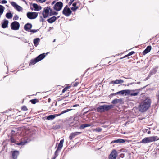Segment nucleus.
<instances>
[{"mask_svg": "<svg viewBox=\"0 0 159 159\" xmlns=\"http://www.w3.org/2000/svg\"><path fill=\"white\" fill-rule=\"evenodd\" d=\"M68 96V95H66L65 96V97H67Z\"/></svg>", "mask_w": 159, "mask_h": 159, "instance_id": "obj_53", "label": "nucleus"}, {"mask_svg": "<svg viewBox=\"0 0 159 159\" xmlns=\"http://www.w3.org/2000/svg\"><path fill=\"white\" fill-rule=\"evenodd\" d=\"M38 61L36 60V58H35L34 59H32L30 60L29 64V66L33 65L35 64L36 63L38 62Z\"/></svg>", "mask_w": 159, "mask_h": 159, "instance_id": "obj_27", "label": "nucleus"}, {"mask_svg": "<svg viewBox=\"0 0 159 159\" xmlns=\"http://www.w3.org/2000/svg\"><path fill=\"white\" fill-rule=\"evenodd\" d=\"M39 101L37 99H34L30 100V102L33 104H34L38 102Z\"/></svg>", "mask_w": 159, "mask_h": 159, "instance_id": "obj_34", "label": "nucleus"}, {"mask_svg": "<svg viewBox=\"0 0 159 159\" xmlns=\"http://www.w3.org/2000/svg\"><path fill=\"white\" fill-rule=\"evenodd\" d=\"M125 142V140L124 139H118L112 141L111 143H123Z\"/></svg>", "mask_w": 159, "mask_h": 159, "instance_id": "obj_24", "label": "nucleus"}, {"mask_svg": "<svg viewBox=\"0 0 159 159\" xmlns=\"http://www.w3.org/2000/svg\"><path fill=\"white\" fill-rule=\"evenodd\" d=\"M39 38H37L34 39L33 41V43L34 45L35 46H37L38 44L39 41Z\"/></svg>", "mask_w": 159, "mask_h": 159, "instance_id": "obj_30", "label": "nucleus"}, {"mask_svg": "<svg viewBox=\"0 0 159 159\" xmlns=\"http://www.w3.org/2000/svg\"><path fill=\"white\" fill-rule=\"evenodd\" d=\"M20 26L19 23L17 21H14L12 22L11 25V29L15 30H18Z\"/></svg>", "mask_w": 159, "mask_h": 159, "instance_id": "obj_9", "label": "nucleus"}, {"mask_svg": "<svg viewBox=\"0 0 159 159\" xmlns=\"http://www.w3.org/2000/svg\"><path fill=\"white\" fill-rule=\"evenodd\" d=\"M10 139L11 142V143H13L19 145H24L27 143V142L26 141H24V142H21L19 143H16L17 141L14 138V137L12 136H11Z\"/></svg>", "mask_w": 159, "mask_h": 159, "instance_id": "obj_10", "label": "nucleus"}, {"mask_svg": "<svg viewBox=\"0 0 159 159\" xmlns=\"http://www.w3.org/2000/svg\"><path fill=\"white\" fill-rule=\"evenodd\" d=\"M6 16L8 19H11L13 15L11 12H7L6 15Z\"/></svg>", "mask_w": 159, "mask_h": 159, "instance_id": "obj_31", "label": "nucleus"}, {"mask_svg": "<svg viewBox=\"0 0 159 159\" xmlns=\"http://www.w3.org/2000/svg\"><path fill=\"white\" fill-rule=\"evenodd\" d=\"M46 0H36V1L38 2H39L41 3H43L46 1Z\"/></svg>", "mask_w": 159, "mask_h": 159, "instance_id": "obj_42", "label": "nucleus"}, {"mask_svg": "<svg viewBox=\"0 0 159 159\" xmlns=\"http://www.w3.org/2000/svg\"><path fill=\"white\" fill-rule=\"evenodd\" d=\"M7 3V1L5 0H3L1 1V2H0V3L2 4H6Z\"/></svg>", "mask_w": 159, "mask_h": 159, "instance_id": "obj_44", "label": "nucleus"}, {"mask_svg": "<svg viewBox=\"0 0 159 159\" xmlns=\"http://www.w3.org/2000/svg\"><path fill=\"white\" fill-rule=\"evenodd\" d=\"M149 133H150V132H149V131H148V134H149Z\"/></svg>", "mask_w": 159, "mask_h": 159, "instance_id": "obj_52", "label": "nucleus"}, {"mask_svg": "<svg viewBox=\"0 0 159 159\" xmlns=\"http://www.w3.org/2000/svg\"><path fill=\"white\" fill-rule=\"evenodd\" d=\"M117 154L116 150L114 149L111 151V154L109 156V159H116Z\"/></svg>", "mask_w": 159, "mask_h": 159, "instance_id": "obj_11", "label": "nucleus"}, {"mask_svg": "<svg viewBox=\"0 0 159 159\" xmlns=\"http://www.w3.org/2000/svg\"><path fill=\"white\" fill-rule=\"evenodd\" d=\"M64 142V139H62L60 141V143L59 144L58 146L57 147V149L56 151H55V153H56V152L60 150L63 146V143Z\"/></svg>", "mask_w": 159, "mask_h": 159, "instance_id": "obj_19", "label": "nucleus"}, {"mask_svg": "<svg viewBox=\"0 0 159 159\" xmlns=\"http://www.w3.org/2000/svg\"><path fill=\"white\" fill-rule=\"evenodd\" d=\"M75 0H70V2L68 3V5L69 6H70L71 4H72L73 2Z\"/></svg>", "mask_w": 159, "mask_h": 159, "instance_id": "obj_43", "label": "nucleus"}, {"mask_svg": "<svg viewBox=\"0 0 159 159\" xmlns=\"http://www.w3.org/2000/svg\"><path fill=\"white\" fill-rule=\"evenodd\" d=\"M49 11H50V14H51V11H52V10L50 7H47L44 8L42 13L43 16L44 18H46L48 16Z\"/></svg>", "mask_w": 159, "mask_h": 159, "instance_id": "obj_6", "label": "nucleus"}, {"mask_svg": "<svg viewBox=\"0 0 159 159\" xmlns=\"http://www.w3.org/2000/svg\"><path fill=\"white\" fill-rule=\"evenodd\" d=\"M117 61V60L115 59L114 58H112L111 59L110 61L108 63L109 64V65H111L112 64L114 63L115 62H116Z\"/></svg>", "mask_w": 159, "mask_h": 159, "instance_id": "obj_35", "label": "nucleus"}, {"mask_svg": "<svg viewBox=\"0 0 159 159\" xmlns=\"http://www.w3.org/2000/svg\"><path fill=\"white\" fill-rule=\"evenodd\" d=\"M12 159H17L19 154V152L17 150H14L11 152Z\"/></svg>", "mask_w": 159, "mask_h": 159, "instance_id": "obj_12", "label": "nucleus"}, {"mask_svg": "<svg viewBox=\"0 0 159 159\" xmlns=\"http://www.w3.org/2000/svg\"><path fill=\"white\" fill-rule=\"evenodd\" d=\"M72 13V11L68 5H66L63 9L62 13L66 16H70Z\"/></svg>", "mask_w": 159, "mask_h": 159, "instance_id": "obj_5", "label": "nucleus"}, {"mask_svg": "<svg viewBox=\"0 0 159 159\" xmlns=\"http://www.w3.org/2000/svg\"><path fill=\"white\" fill-rule=\"evenodd\" d=\"M15 131H14V130H12V131H11V133H12V134H14V133H15Z\"/></svg>", "mask_w": 159, "mask_h": 159, "instance_id": "obj_49", "label": "nucleus"}, {"mask_svg": "<svg viewBox=\"0 0 159 159\" xmlns=\"http://www.w3.org/2000/svg\"><path fill=\"white\" fill-rule=\"evenodd\" d=\"M135 53V52L133 51H131L129 52L128 54L125 55L123 57H121L120 58V59H122L124 58H125L126 57H128V56H131V55Z\"/></svg>", "mask_w": 159, "mask_h": 159, "instance_id": "obj_29", "label": "nucleus"}, {"mask_svg": "<svg viewBox=\"0 0 159 159\" xmlns=\"http://www.w3.org/2000/svg\"><path fill=\"white\" fill-rule=\"evenodd\" d=\"M125 156V154L124 153H121L120 155V157L121 158H123Z\"/></svg>", "mask_w": 159, "mask_h": 159, "instance_id": "obj_46", "label": "nucleus"}, {"mask_svg": "<svg viewBox=\"0 0 159 159\" xmlns=\"http://www.w3.org/2000/svg\"><path fill=\"white\" fill-rule=\"evenodd\" d=\"M124 82V81L122 80H116L114 81H111V83L114 84H119L122 83Z\"/></svg>", "mask_w": 159, "mask_h": 159, "instance_id": "obj_25", "label": "nucleus"}, {"mask_svg": "<svg viewBox=\"0 0 159 159\" xmlns=\"http://www.w3.org/2000/svg\"><path fill=\"white\" fill-rule=\"evenodd\" d=\"M81 132H75L71 133L69 137V139L70 140H72L73 138H74L76 136L81 134Z\"/></svg>", "mask_w": 159, "mask_h": 159, "instance_id": "obj_14", "label": "nucleus"}, {"mask_svg": "<svg viewBox=\"0 0 159 159\" xmlns=\"http://www.w3.org/2000/svg\"><path fill=\"white\" fill-rule=\"evenodd\" d=\"M66 1H68V0H66Z\"/></svg>", "mask_w": 159, "mask_h": 159, "instance_id": "obj_55", "label": "nucleus"}, {"mask_svg": "<svg viewBox=\"0 0 159 159\" xmlns=\"http://www.w3.org/2000/svg\"><path fill=\"white\" fill-rule=\"evenodd\" d=\"M151 100L149 98H146L142 102L139 107V110L141 112L146 111L150 107Z\"/></svg>", "mask_w": 159, "mask_h": 159, "instance_id": "obj_1", "label": "nucleus"}, {"mask_svg": "<svg viewBox=\"0 0 159 159\" xmlns=\"http://www.w3.org/2000/svg\"><path fill=\"white\" fill-rule=\"evenodd\" d=\"M32 6L34 10L35 11H39L42 9V7L40 6H39L37 4L33 3L32 4Z\"/></svg>", "mask_w": 159, "mask_h": 159, "instance_id": "obj_20", "label": "nucleus"}, {"mask_svg": "<svg viewBox=\"0 0 159 159\" xmlns=\"http://www.w3.org/2000/svg\"><path fill=\"white\" fill-rule=\"evenodd\" d=\"M38 31V30H36V29H32L30 30V31L31 32L33 33H35V32H36Z\"/></svg>", "mask_w": 159, "mask_h": 159, "instance_id": "obj_38", "label": "nucleus"}, {"mask_svg": "<svg viewBox=\"0 0 159 159\" xmlns=\"http://www.w3.org/2000/svg\"><path fill=\"white\" fill-rule=\"evenodd\" d=\"M45 56L46 55H45V53L40 54L36 58V60H37L39 62L43 59L45 57Z\"/></svg>", "mask_w": 159, "mask_h": 159, "instance_id": "obj_23", "label": "nucleus"}, {"mask_svg": "<svg viewBox=\"0 0 159 159\" xmlns=\"http://www.w3.org/2000/svg\"><path fill=\"white\" fill-rule=\"evenodd\" d=\"M21 110L23 111H26L28 109L25 106H23L21 107Z\"/></svg>", "mask_w": 159, "mask_h": 159, "instance_id": "obj_36", "label": "nucleus"}, {"mask_svg": "<svg viewBox=\"0 0 159 159\" xmlns=\"http://www.w3.org/2000/svg\"><path fill=\"white\" fill-rule=\"evenodd\" d=\"M91 126V125L90 124H83L81 125L80 127V129H83L85 127Z\"/></svg>", "mask_w": 159, "mask_h": 159, "instance_id": "obj_28", "label": "nucleus"}, {"mask_svg": "<svg viewBox=\"0 0 159 159\" xmlns=\"http://www.w3.org/2000/svg\"><path fill=\"white\" fill-rule=\"evenodd\" d=\"M151 49V46L150 45L148 46L146 49L143 52V54L145 55L149 52Z\"/></svg>", "mask_w": 159, "mask_h": 159, "instance_id": "obj_21", "label": "nucleus"}, {"mask_svg": "<svg viewBox=\"0 0 159 159\" xmlns=\"http://www.w3.org/2000/svg\"><path fill=\"white\" fill-rule=\"evenodd\" d=\"M50 101H51L50 98H48V102H50Z\"/></svg>", "mask_w": 159, "mask_h": 159, "instance_id": "obj_48", "label": "nucleus"}, {"mask_svg": "<svg viewBox=\"0 0 159 159\" xmlns=\"http://www.w3.org/2000/svg\"><path fill=\"white\" fill-rule=\"evenodd\" d=\"M159 140V138L157 136H151L145 137L140 142V143H147Z\"/></svg>", "mask_w": 159, "mask_h": 159, "instance_id": "obj_3", "label": "nucleus"}, {"mask_svg": "<svg viewBox=\"0 0 159 159\" xmlns=\"http://www.w3.org/2000/svg\"><path fill=\"white\" fill-rule=\"evenodd\" d=\"M56 158V156H54L52 159H55Z\"/></svg>", "mask_w": 159, "mask_h": 159, "instance_id": "obj_50", "label": "nucleus"}, {"mask_svg": "<svg viewBox=\"0 0 159 159\" xmlns=\"http://www.w3.org/2000/svg\"><path fill=\"white\" fill-rule=\"evenodd\" d=\"M79 106V105H78V104H75V105H74L73 106V107H76V106Z\"/></svg>", "mask_w": 159, "mask_h": 159, "instance_id": "obj_47", "label": "nucleus"}, {"mask_svg": "<svg viewBox=\"0 0 159 159\" xmlns=\"http://www.w3.org/2000/svg\"><path fill=\"white\" fill-rule=\"evenodd\" d=\"M59 17V16L56 17L55 16H53L47 19V20L49 23H52L55 22L57 20V19Z\"/></svg>", "mask_w": 159, "mask_h": 159, "instance_id": "obj_18", "label": "nucleus"}, {"mask_svg": "<svg viewBox=\"0 0 159 159\" xmlns=\"http://www.w3.org/2000/svg\"><path fill=\"white\" fill-rule=\"evenodd\" d=\"M79 84V82H75V83L73 84V86L74 87H76V86H77Z\"/></svg>", "mask_w": 159, "mask_h": 159, "instance_id": "obj_45", "label": "nucleus"}, {"mask_svg": "<svg viewBox=\"0 0 159 159\" xmlns=\"http://www.w3.org/2000/svg\"><path fill=\"white\" fill-rule=\"evenodd\" d=\"M4 9V7L2 5H0V15L1 16L2 14Z\"/></svg>", "mask_w": 159, "mask_h": 159, "instance_id": "obj_32", "label": "nucleus"}, {"mask_svg": "<svg viewBox=\"0 0 159 159\" xmlns=\"http://www.w3.org/2000/svg\"><path fill=\"white\" fill-rule=\"evenodd\" d=\"M102 130V128H98L95 129V131L97 132H100Z\"/></svg>", "mask_w": 159, "mask_h": 159, "instance_id": "obj_37", "label": "nucleus"}, {"mask_svg": "<svg viewBox=\"0 0 159 159\" xmlns=\"http://www.w3.org/2000/svg\"><path fill=\"white\" fill-rule=\"evenodd\" d=\"M55 1H54L52 2V5L54 4L55 3Z\"/></svg>", "mask_w": 159, "mask_h": 159, "instance_id": "obj_51", "label": "nucleus"}, {"mask_svg": "<svg viewBox=\"0 0 159 159\" xmlns=\"http://www.w3.org/2000/svg\"><path fill=\"white\" fill-rule=\"evenodd\" d=\"M139 92L132 93L130 94L131 96H136L138 94Z\"/></svg>", "mask_w": 159, "mask_h": 159, "instance_id": "obj_41", "label": "nucleus"}, {"mask_svg": "<svg viewBox=\"0 0 159 159\" xmlns=\"http://www.w3.org/2000/svg\"><path fill=\"white\" fill-rule=\"evenodd\" d=\"M72 110V109H67L66 110H64L63 111H62L60 114H54V115H50L48 116L47 117V119L48 120H53L56 117L59 116L65 113L66 112H68V111H70Z\"/></svg>", "mask_w": 159, "mask_h": 159, "instance_id": "obj_4", "label": "nucleus"}, {"mask_svg": "<svg viewBox=\"0 0 159 159\" xmlns=\"http://www.w3.org/2000/svg\"><path fill=\"white\" fill-rule=\"evenodd\" d=\"M57 13L55 11H51V14H50V16L52 15H57Z\"/></svg>", "mask_w": 159, "mask_h": 159, "instance_id": "obj_39", "label": "nucleus"}, {"mask_svg": "<svg viewBox=\"0 0 159 159\" xmlns=\"http://www.w3.org/2000/svg\"><path fill=\"white\" fill-rule=\"evenodd\" d=\"M122 100L121 99H115L112 101L111 103L114 104H116L117 103L121 102Z\"/></svg>", "mask_w": 159, "mask_h": 159, "instance_id": "obj_26", "label": "nucleus"}, {"mask_svg": "<svg viewBox=\"0 0 159 159\" xmlns=\"http://www.w3.org/2000/svg\"><path fill=\"white\" fill-rule=\"evenodd\" d=\"M80 2L79 1H77V2H74L72 4L73 7L71 8V10L73 11H75L77 9L79 8V7L77 6V3H80Z\"/></svg>", "mask_w": 159, "mask_h": 159, "instance_id": "obj_15", "label": "nucleus"}, {"mask_svg": "<svg viewBox=\"0 0 159 159\" xmlns=\"http://www.w3.org/2000/svg\"><path fill=\"white\" fill-rule=\"evenodd\" d=\"M38 13L36 12H29L27 14V17L30 19L36 18L38 16Z\"/></svg>", "mask_w": 159, "mask_h": 159, "instance_id": "obj_8", "label": "nucleus"}, {"mask_svg": "<svg viewBox=\"0 0 159 159\" xmlns=\"http://www.w3.org/2000/svg\"><path fill=\"white\" fill-rule=\"evenodd\" d=\"M8 21L6 19L4 20V22L2 23V27L3 28H5L8 27Z\"/></svg>", "mask_w": 159, "mask_h": 159, "instance_id": "obj_22", "label": "nucleus"}, {"mask_svg": "<svg viewBox=\"0 0 159 159\" xmlns=\"http://www.w3.org/2000/svg\"><path fill=\"white\" fill-rule=\"evenodd\" d=\"M32 25L30 23H27L24 26V29L26 31H29L32 27Z\"/></svg>", "mask_w": 159, "mask_h": 159, "instance_id": "obj_17", "label": "nucleus"}, {"mask_svg": "<svg viewBox=\"0 0 159 159\" xmlns=\"http://www.w3.org/2000/svg\"><path fill=\"white\" fill-rule=\"evenodd\" d=\"M19 17L17 15H15L13 18V20H16L18 19Z\"/></svg>", "mask_w": 159, "mask_h": 159, "instance_id": "obj_40", "label": "nucleus"}, {"mask_svg": "<svg viewBox=\"0 0 159 159\" xmlns=\"http://www.w3.org/2000/svg\"><path fill=\"white\" fill-rule=\"evenodd\" d=\"M31 10H33V9H32V8H31Z\"/></svg>", "mask_w": 159, "mask_h": 159, "instance_id": "obj_54", "label": "nucleus"}, {"mask_svg": "<svg viewBox=\"0 0 159 159\" xmlns=\"http://www.w3.org/2000/svg\"><path fill=\"white\" fill-rule=\"evenodd\" d=\"M129 93V90H124L120 91H119L117 92H116L115 93H113L112 94L113 95H115L116 94H122L123 95L125 94V95H126L127 93Z\"/></svg>", "mask_w": 159, "mask_h": 159, "instance_id": "obj_16", "label": "nucleus"}, {"mask_svg": "<svg viewBox=\"0 0 159 159\" xmlns=\"http://www.w3.org/2000/svg\"><path fill=\"white\" fill-rule=\"evenodd\" d=\"M63 5V3L61 2H58L54 5L53 7L54 9L57 11H59L62 9Z\"/></svg>", "mask_w": 159, "mask_h": 159, "instance_id": "obj_7", "label": "nucleus"}, {"mask_svg": "<svg viewBox=\"0 0 159 159\" xmlns=\"http://www.w3.org/2000/svg\"><path fill=\"white\" fill-rule=\"evenodd\" d=\"M71 87V86H70V85H69V86L66 87L63 89V90L62 91V93H63L65 92L66 91H67L68 89H70Z\"/></svg>", "mask_w": 159, "mask_h": 159, "instance_id": "obj_33", "label": "nucleus"}, {"mask_svg": "<svg viewBox=\"0 0 159 159\" xmlns=\"http://www.w3.org/2000/svg\"><path fill=\"white\" fill-rule=\"evenodd\" d=\"M114 106L113 105H104L101 106L97 108V112L102 113L106 111L110 110L113 108Z\"/></svg>", "mask_w": 159, "mask_h": 159, "instance_id": "obj_2", "label": "nucleus"}, {"mask_svg": "<svg viewBox=\"0 0 159 159\" xmlns=\"http://www.w3.org/2000/svg\"><path fill=\"white\" fill-rule=\"evenodd\" d=\"M10 3L12 6H13L14 8L18 11H20L22 10V7L20 6L17 5L15 2H12Z\"/></svg>", "mask_w": 159, "mask_h": 159, "instance_id": "obj_13", "label": "nucleus"}]
</instances>
